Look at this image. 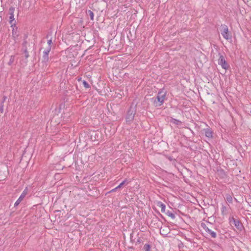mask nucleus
<instances>
[{
	"mask_svg": "<svg viewBox=\"0 0 251 251\" xmlns=\"http://www.w3.org/2000/svg\"><path fill=\"white\" fill-rule=\"evenodd\" d=\"M135 110L132 108H130L127 112V115L126 116V121L127 123H131L134 119V116H135Z\"/></svg>",
	"mask_w": 251,
	"mask_h": 251,
	"instance_id": "7ed1b4c3",
	"label": "nucleus"
},
{
	"mask_svg": "<svg viewBox=\"0 0 251 251\" xmlns=\"http://www.w3.org/2000/svg\"><path fill=\"white\" fill-rule=\"evenodd\" d=\"M52 43V40L51 39H50L48 41V46L47 48H49V47H50V49L51 48V44Z\"/></svg>",
	"mask_w": 251,
	"mask_h": 251,
	"instance_id": "5701e85b",
	"label": "nucleus"
},
{
	"mask_svg": "<svg viewBox=\"0 0 251 251\" xmlns=\"http://www.w3.org/2000/svg\"><path fill=\"white\" fill-rule=\"evenodd\" d=\"M166 214L170 217L172 219H174L176 218V216H175V215L171 211H168L167 212H166Z\"/></svg>",
	"mask_w": 251,
	"mask_h": 251,
	"instance_id": "f3484780",
	"label": "nucleus"
},
{
	"mask_svg": "<svg viewBox=\"0 0 251 251\" xmlns=\"http://www.w3.org/2000/svg\"><path fill=\"white\" fill-rule=\"evenodd\" d=\"M171 122L172 123H173L175 125H178V126H181L182 125V122L181 121H180L179 120L175 119H172L171 120Z\"/></svg>",
	"mask_w": 251,
	"mask_h": 251,
	"instance_id": "4468645a",
	"label": "nucleus"
},
{
	"mask_svg": "<svg viewBox=\"0 0 251 251\" xmlns=\"http://www.w3.org/2000/svg\"><path fill=\"white\" fill-rule=\"evenodd\" d=\"M151 246L149 244H145L143 247L144 251H150Z\"/></svg>",
	"mask_w": 251,
	"mask_h": 251,
	"instance_id": "a211bd4d",
	"label": "nucleus"
},
{
	"mask_svg": "<svg viewBox=\"0 0 251 251\" xmlns=\"http://www.w3.org/2000/svg\"><path fill=\"white\" fill-rule=\"evenodd\" d=\"M83 84L84 86L86 88H89L90 87V85L85 80H84L83 81Z\"/></svg>",
	"mask_w": 251,
	"mask_h": 251,
	"instance_id": "4be33fe9",
	"label": "nucleus"
},
{
	"mask_svg": "<svg viewBox=\"0 0 251 251\" xmlns=\"http://www.w3.org/2000/svg\"><path fill=\"white\" fill-rule=\"evenodd\" d=\"M12 27V36H13V37L14 38H16L17 37H18V36L19 35L18 32H17L18 28L16 26H15V27H14V26Z\"/></svg>",
	"mask_w": 251,
	"mask_h": 251,
	"instance_id": "9b49d317",
	"label": "nucleus"
},
{
	"mask_svg": "<svg viewBox=\"0 0 251 251\" xmlns=\"http://www.w3.org/2000/svg\"><path fill=\"white\" fill-rule=\"evenodd\" d=\"M81 79V78H80V79H78V80H80Z\"/></svg>",
	"mask_w": 251,
	"mask_h": 251,
	"instance_id": "cd10ccee",
	"label": "nucleus"
},
{
	"mask_svg": "<svg viewBox=\"0 0 251 251\" xmlns=\"http://www.w3.org/2000/svg\"><path fill=\"white\" fill-rule=\"evenodd\" d=\"M15 11V8L13 7H11L9 8V14L10 15L9 16V23L11 25V27H13L14 26L15 27V19L14 17V13Z\"/></svg>",
	"mask_w": 251,
	"mask_h": 251,
	"instance_id": "20e7f679",
	"label": "nucleus"
},
{
	"mask_svg": "<svg viewBox=\"0 0 251 251\" xmlns=\"http://www.w3.org/2000/svg\"><path fill=\"white\" fill-rule=\"evenodd\" d=\"M232 221L233 222L234 225L237 228H241V227H242V225L238 220L235 219L233 217H232L231 220L230 221V222L231 223Z\"/></svg>",
	"mask_w": 251,
	"mask_h": 251,
	"instance_id": "9d476101",
	"label": "nucleus"
},
{
	"mask_svg": "<svg viewBox=\"0 0 251 251\" xmlns=\"http://www.w3.org/2000/svg\"><path fill=\"white\" fill-rule=\"evenodd\" d=\"M14 61V56H11L9 60V61L8 62V65H11Z\"/></svg>",
	"mask_w": 251,
	"mask_h": 251,
	"instance_id": "412c9836",
	"label": "nucleus"
},
{
	"mask_svg": "<svg viewBox=\"0 0 251 251\" xmlns=\"http://www.w3.org/2000/svg\"><path fill=\"white\" fill-rule=\"evenodd\" d=\"M50 51V47L47 48L43 52L42 62L47 63L49 61V53Z\"/></svg>",
	"mask_w": 251,
	"mask_h": 251,
	"instance_id": "423d86ee",
	"label": "nucleus"
},
{
	"mask_svg": "<svg viewBox=\"0 0 251 251\" xmlns=\"http://www.w3.org/2000/svg\"><path fill=\"white\" fill-rule=\"evenodd\" d=\"M157 206L161 208V211L162 213L165 212V208H166V205L163 203H162L161 201H158L157 203Z\"/></svg>",
	"mask_w": 251,
	"mask_h": 251,
	"instance_id": "f8f14e48",
	"label": "nucleus"
},
{
	"mask_svg": "<svg viewBox=\"0 0 251 251\" xmlns=\"http://www.w3.org/2000/svg\"><path fill=\"white\" fill-rule=\"evenodd\" d=\"M221 33L223 37L227 40L232 39L231 34L229 32L228 28L226 25H222L220 26Z\"/></svg>",
	"mask_w": 251,
	"mask_h": 251,
	"instance_id": "f03ea898",
	"label": "nucleus"
},
{
	"mask_svg": "<svg viewBox=\"0 0 251 251\" xmlns=\"http://www.w3.org/2000/svg\"><path fill=\"white\" fill-rule=\"evenodd\" d=\"M165 229H168L167 227H165V228L161 227L160 229V234L163 235H166L167 234V231H166Z\"/></svg>",
	"mask_w": 251,
	"mask_h": 251,
	"instance_id": "2eb2a0df",
	"label": "nucleus"
},
{
	"mask_svg": "<svg viewBox=\"0 0 251 251\" xmlns=\"http://www.w3.org/2000/svg\"><path fill=\"white\" fill-rule=\"evenodd\" d=\"M129 181H127V179H125L123 181H122L117 187V188H121L124 184H128Z\"/></svg>",
	"mask_w": 251,
	"mask_h": 251,
	"instance_id": "dca6fc26",
	"label": "nucleus"
},
{
	"mask_svg": "<svg viewBox=\"0 0 251 251\" xmlns=\"http://www.w3.org/2000/svg\"><path fill=\"white\" fill-rule=\"evenodd\" d=\"M226 207L225 206H223V207L222 208V214H224V213L226 211Z\"/></svg>",
	"mask_w": 251,
	"mask_h": 251,
	"instance_id": "b1692460",
	"label": "nucleus"
},
{
	"mask_svg": "<svg viewBox=\"0 0 251 251\" xmlns=\"http://www.w3.org/2000/svg\"><path fill=\"white\" fill-rule=\"evenodd\" d=\"M0 18H1V16H0ZM2 20V18L0 19V21Z\"/></svg>",
	"mask_w": 251,
	"mask_h": 251,
	"instance_id": "7c9ffc66",
	"label": "nucleus"
},
{
	"mask_svg": "<svg viewBox=\"0 0 251 251\" xmlns=\"http://www.w3.org/2000/svg\"><path fill=\"white\" fill-rule=\"evenodd\" d=\"M24 53L25 54V58H27L29 57V54H28V52L27 51L26 48H24Z\"/></svg>",
	"mask_w": 251,
	"mask_h": 251,
	"instance_id": "aec40b11",
	"label": "nucleus"
},
{
	"mask_svg": "<svg viewBox=\"0 0 251 251\" xmlns=\"http://www.w3.org/2000/svg\"><path fill=\"white\" fill-rule=\"evenodd\" d=\"M81 79V78H80V79H78V80H80Z\"/></svg>",
	"mask_w": 251,
	"mask_h": 251,
	"instance_id": "c756f323",
	"label": "nucleus"
},
{
	"mask_svg": "<svg viewBox=\"0 0 251 251\" xmlns=\"http://www.w3.org/2000/svg\"><path fill=\"white\" fill-rule=\"evenodd\" d=\"M3 111V105H2L0 106V111L1 113H2Z\"/></svg>",
	"mask_w": 251,
	"mask_h": 251,
	"instance_id": "393cba45",
	"label": "nucleus"
},
{
	"mask_svg": "<svg viewBox=\"0 0 251 251\" xmlns=\"http://www.w3.org/2000/svg\"><path fill=\"white\" fill-rule=\"evenodd\" d=\"M219 54L220 55V57L218 59V64L221 65L223 69L226 70L229 67V65L225 60V57L220 53Z\"/></svg>",
	"mask_w": 251,
	"mask_h": 251,
	"instance_id": "39448f33",
	"label": "nucleus"
},
{
	"mask_svg": "<svg viewBox=\"0 0 251 251\" xmlns=\"http://www.w3.org/2000/svg\"><path fill=\"white\" fill-rule=\"evenodd\" d=\"M26 41H24L23 44V47H25V48H26Z\"/></svg>",
	"mask_w": 251,
	"mask_h": 251,
	"instance_id": "bb28decb",
	"label": "nucleus"
},
{
	"mask_svg": "<svg viewBox=\"0 0 251 251\" xmlns=\"http://www.w3.org/2000/svg\"><path fill=\"white\" fill-rule=\"evenodd\" d=\"M88 14L90 16V19L92 20H94V14L91 10H88Z\"/></svg>",
	"mask_w": 251,
	"mask_h": 251,
	"instance_id": "6ab92c4d",
	"label": "nucleus"
},
{
	"mask_svg": "<svg viewBox=\"0 0 251 251\" xmlns=\"http://www.w3.org/2000/svg\"><path fill=\"white\" fill-rule=\"evenodd\" d=\"M81 79V78H80V79H78V80H80Z\"/></svg>",
	"mask_w": 251,
	"mask_h": 251,
	"instance_id": "c85d7f7f",
	"label": "nucleus"
},
{
	"mask_svg": "<svg viewBox=\"0 0 251 251\" xmlns=\"http://www.w3.org/2000/svg\"><path fill=\"white\" fill-rule=\"evenodd\" d=\"M201 226L202 227H203V228L204 229V230L207 232L208 233V234H209L212 237V238H216V232H215L214 231H212V230H211L210 229H209L206 226L205 224L204 223H201Z\"/></svg>",
	"mask_w": 251,
	"mask_h": 251,
	"instance_id": "0eeeda50",
	"label": "nucleus"
},
{
	"mask_svg": "<svg viewBox=\"0 0 251 251\" xmlns=\"http://www.w3.org/2000/svg\"><path fill=\"white\" fill-rule=\"evenodd\" d=\"M26 194H27V192L25 190L23 192V193L21 194V196L19 197L18 199L15 202V203L14 204V206L15 207L18 206L20 203V202L25 198V197Z\"/></svg>",
	"mask_w": 251,
	"mask_h": 251,
	"instance_id": "6e6552de",
	"label": "nucleus"
},
{
	"mask_svg": "<svg viewBox=\"0 0 251 251\" xmlns=\"http://www.w3.org/2000/svg\"><path fill=\"white\" fill-rule=\"evenodd\" d=\"M225 198L228 202H229L230 203H232V197L230 194H226V196H225Z\"/></svg>",
	"mask_w": 251,
	"mask_h": 251,
	"instance_id": "ddd939ff",
	"label": "nucleus"
},
{
	"mask_svg": "<svg viewBox=\"0 0 251 251\" xmlns=\"http://www.w3.org/2000/svg\"><path fill=\"white\" fill-rule=\"evenodd\" d=\"M166 93L163 90L159 91L156 98H152V100L155 107L161 106L164 102L166 98Z\"/></svg>",
	"mask_w": 251,
	"mask_h": 251,
	"instance_id": "f257e3e1",
	"label": "nucleus"
},
{
	"mask_svg": "<svg viewBox=\"0 0 251 251\" xmlns=\"http://www.w3.org/2000/svg\"><path fill=\"white\" fill-rule=\"evenodd\" d=\"M204 131L205 136L208 138H212L213 137V131L209 128L204 129Z\"/></svg>",
	"mask_w": 251,
	"mask_h": 251,
	"instance_id": "1a4fd4ad",
	"label": "nucleus"
},
{
	"mask_svg": "<svg viewBox=\"0 0 251 251\" xmlns=\"http://www.w3.org/2000/svg\"><path fill=\"white\" fill-rule=\"evenodd\" d=\"M118 188H117V187L114 189H113L112 190H111L110 192H109V193H110V192H114L116 190H117Z\"/></svg>",
	"mask_w": 251,
	"mask_h": 251,
	"instance_id": "a878e982",
	"label": "nucleus"
}]
</instances>
